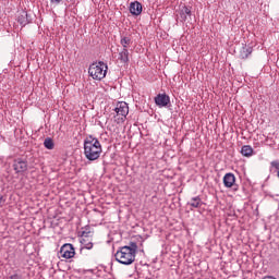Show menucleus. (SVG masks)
<instances>
[{
    "label": "nucleus",
    "instance_id": "6e6552de",
    "mask_svg": "<svg viewBox=\"0 0 279 279\" xmlns=\"http://www.w3.org/2000/svg\"><path fill=\"white\" fill-rule=\"evenodd\" d=\"M170 101H171V99L169 98V96L167 94H159L155 97V104L159 108H165V107L169 106Z\"/></svg>",
    "mask_w": 279,
    "mask_h": 279
},
{
    "label": "nucleus",
    "instance_id": "f257e3e1",
    "mask_svg": "<svg viewBox=\"0 0 279 279\" xmlns=\"http://www.w3.org/2000/svg\"><path fill=\"white\" fill-rule=\"evenodd\" d=\"M138 244L136 242H130V245L120 247L114 254L116 260L121 265H132L136 260V251Z\"/></svg>",
    "mask_w": 279,
    "mask_h": 279
},
{
    "label": "nucleus",
    "instance_id": "9d476101",
    "mask_svg": "<svg viewBox=\"0 0 279 279\" xmlns=\"http://www.w3.org/2000/svg\"><path fill=\"white\" fill-rule=\"evenodd\" d=\"M118 61L123 66L128 65V63L130 62V51L128 49L119 50Z\"/></svg>",
    "mask_w": 279,
    "mask_h": 279
},
{
    "label": "nucleus",
    "instance_id": "dca6fc26",
    "mask_svg": "<svg viewBox=\"0 0 279 279\" xmlns=\"http://www.w3.org/2000/svg\"><path fill=\"white\" fill-rule=\"evenodd\" d=\"M241 154L242 156H245V158H250L254 156V148H252L250 145H244L241 148Z\"/></svg>",
    "mask_w": 279,
    "mask_h": 279
},
{
    "label": "nucleus",
    "instance_id": "9b49d317",
    "mask_svg": "<svg viewBox=\"0 0 279 279\" xmlns=\"http://www.w3.org/2000/svg\"><path fill=\"white\" fill-rule=\"evenodd\" d=\"M130 12L133 14V16H141L143 13V4H141L138 1L131 2Z\"/></svg>",
    "mask_w": 279,
    "mask_h": 279
},
{
    "label": "nucleus",
    "instance_id": "1a4fd4ad",
    "mask_svg": "<svg viewBox=\"0 0 279 279\" xmlns=\"http://www.w3.org/2000/svg\"><path fill=\"white\" fill-rule=\"evenodd\" d=\"M17 22L22 27H25V25H29V23H32V16L27 11H21L17 15Z\"/></svg>",
    "mask_w": 279,
    "mask_h": 279
},
{
    "label": "nucleus",
    "instance_id": "4468645a",
    "mask_svg": "<svg viewBox=\"0 0 279 279\" xmlns=\"http://www.w3.org/2000/svg\"><path fill=\"white\" fill-rule=\"evenodd\" d=\"M187 206H191V210H193V208H202L204 202H202V197L195 196L187 202Z\"/></svg>",
    "mask_w": 279,
    "mask_h": 279
},
{
    "label": "nucleus",
    "instance_id": "aec40b11",
    "mask_svg": "<svg viewBox=\"0 0 279 279\" xmlns=\"http://www.w3.org/2000/svg\"><path fill=\"white\" fill-rule=\"evenodd\" d=\"M51 5H60L62 3V0H50Z\"/></svg>",
    "mask_w": 279,
    "mask_h": 279
},
{
    "label": "nucleus",
    "instance_id": "20e7f679",
    "mask_svg": "<svg viewBox=\"0 0 279 279\" xmlns=\"http://www.w3.org/2000/svg\"><path fill=\"white\" fill-rule=\"evenodd\" d=\"M80 242L82 245L81 252L83 250H93V232L88 231V229L84 230Z\"/></svg>",
    "mask_w": 279,
    "mask_h": 279
},
{
    "label": "nucleus",
    "instance_id": "423d86ee",
    "mask_svg": "<svg viewBox=\"0 0 279 279\" xmlns=\"http://www.w3.org/2000/svg\"><path fill=\"white\" fill-rule=\"evenodd\" d=\"M60 254L63 258H73L75 256L73 244H64L60 250Z\"/></svg>",
    "mask_w": 279,
    "mask_h": 279
},
{
    "label": "nucleus",
    "instance_id": "ddd939ff",
    "mask_svg": "<svg viewBox=\"0 0 279 279\" xmlns=\"http://www.w3.org/2000/svg\"><path fill=\"white\" fill-rule=\"evenodd\" d=\"M234 182H236V177L233 173H227L223 177V184L227 189H232L234 186Z\"/></svg>",
    "mask_w": 279,
    "mask_h": 279
},
{
    "label": "nucleus",
    "instance_id": "39448f33",
    "mask_svg": "<svg viewBox=\"0 0 279 279\" xmlns=\"http://www.w3.org/2000/svg\"><path fill=\"white\" fill-rule=\"evenodd\" d=\"M114 112H117V114L121 117V121H125V117L130 114V107L128 106V102L125 101L118 102L114 108Z\"/></svg>",
    "mask_w": 279,
    "mask_h": 279
},
{
    "label": "nucleus",
    "instance_id": "0eeeda50",
    "mask_svg": "<svg viewBox=\"0 0 279 279\" xmlns=\"http://www.w3.org/2000/svg\"><path fill=\"white\" fill-rule=\"evenodd\" d=\"M13 169L15 173H25L27 171V161L19 158L13 161Z\"/></svg>",
    "mask_w": 279,
    "mask_h": 279
},
{
    "label": "nucleus",
    "instance_id": "6ab92c4d",
    "mask_svg": "<svg viewBox=\"0 0 279 279\" xmlns=\"http://www.w3.org/2000/svg\"><path fill=\"white\" fill-rule=\"evenodd\" d=\"M270 167H271L272 169H278V171H279V160H274V161H271V162H270Z\"/></svg>",
    "mask_w": 279,
    "mask_h": 279
},
{
    "label": "nucleus",
    "instance_id": "412c9836",
    "mask_svg": "<svg viewBox=\"0 0 279 279\" xmlns=\"http://www.w3.org/2000/svg\"><path fill=\"white\" fill-rule=\"evenodd\" d=\"M3 204H5V198L0 194V208L3 207Z\"/></svg>",
    "mask_w": 279,
    "mask_h": 279
},
{
    "label": "nucleus",
    "instance_id": "7ed1b4c3",
    "mask_svg": "<svg viewBox=\"0 0 279 279\" xmlns=\"http://www.w3.org/2000/svg\"><path fill=\"white\" fill-rule=\"evenodd\" d=\"M108 73V64L104 63V61L94 62L88 68V74L93 80H97L100 82V80H104L106 77V74Z\"/></svg>",
    "mask_w": 279,
    "mask_h": 279
},
{
    "label": "nucleus",
    "instance_id": "f8f14e48",
    "mask_svg": "<svg viewBox=\"0 0 279 279\" xmlns=\"http://www.w3.org/2000/svg\"><path fill=\"white\" fill-rule=\"evenodd\" d=\"M179 14H180L181 21H183V22L189 21V19H191V16H193V13L191 11V7H186V5L181 8Z\"/></svg>",
    "mask_w": 279,
    "mask_h": 279
},
{
    "label": "nucleus",
    "instance_id": "f3484780",
    "mask_svg": "<svg viewBox=\"0 0 279 279\" xmlns=\"http://www.w3.org/2000/svg\"><path fill=\"white\" fill-rule=\"evenodd\" d=\"M120 44L122 45V49H128L132 45V38L130 37H122L120 40Z\"/></svg>",
    "mask_w": 279,
    "mask_h": 279
},
{
    "label": "nucleus",
    "instance_id": "2eb2a0df",
    "mask_svg": "<svg viewBox=\"0 0 279 279\" xmlns=\"http://www.w3.org/2000/svg\"><path fill=\"white\" fill-rule=\"evenodd\" d=\"M252 51H254V50L250 46L242 47V49L240 51L241 60H247V58H250V56H252Z\"/></svg>",
    "mask_w": 279,
    "mask_h": 279
},
{
    "label": "nucleus",
    "instance_id": "a211bd4d",
    "mask_svg": "<svg viewBox=\"0 0 279 279\" xmlns=\"http://www.w3.org/2000/svg\"><path fill=\"white\" fill-rule=\"evenodd\" d=\"M44 146L46 147V149H53L54 147L53 140L51 137H47L44 141Z\"/></svg>",
    "mask_w": 279,
    "mask_h": 279
},
{
    "label": "nucleus",
    "instance_id": "f03ea898",
    "mask_svg": "<svg viewBox=\"0 0 279 279\" xmlns=\"http://www.w3.org/2000/svg\"><path fill=\"white\" fill-rule=\"evenodd\" d=\"M101 143L93 135L87 136L84 140V156L87 160H98L101 156Z\"/></svg>",
    "mask_w": 279,
    "mask_h": 279
}]
</instances>
